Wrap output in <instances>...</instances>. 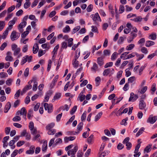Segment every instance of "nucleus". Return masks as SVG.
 Instances as JSON below:
<instances>
[{
    "label": "nucleus",
    "instance_id": "1",
    "mask_svg": "<svg viewBox=\"0 0 157 157\" xmlns=\"http://www.w3.org/2000/svg\"><path fill=\"white\" fill-rule=\"evenodd\" d=\"M55 125L54 123L52 122L50 124H48L46 127V129L48 130V134L49 135H53L56 132V131L54 129H51L53 128Z\"/></svg>",
    "mask_w": 157,
    "mask_h": 157
},
{
    "label": "nucleus",
    "instance_id": "2",
    "mask_svg": "<svg viewBox=\"0 0 157 157\" xmlns=\"http://www.w3.org/2000/svg\"><path fill=\"white\" fill-rule=\"evenodd\" d=\"M20 34L17 32L15 31L12 32L10 36V38L12 41H14L17 40L19 37Z\"/></svg>",
    "mask_w": 157,
    "mask_h": 157
},
{
    "label": "nucleus",
    "instance_id": "3",
    "mask_svg": "<svg viewBox=\"0 0 157 157\" xmlns=\"http://www.w3.org/2000/svg\"><path fill=\"white\" fill-rule=\"evenodd\" d=\"M44 106L45 109L46 110H48V113H50L52 112V105L51 104H48L47 103H45L44 104Z\"/></svg>",
    "mask_w": 157,
    "mask_h": 157
},
{
    "label": "nucleus",
    "instance_id": "4",
    "mask_svg": "<svg viewBox=\"0 0 157 157\" xmlns=\"http://www.w3.org/2000/svg\"><path fill=\"white\" fill-rule=\"evenodd\" d=\"M78 147L77 146H75L74 148L71 150H70L67 151V154L69 156L71 155V156L75 155L76 152L77 151Z\"/></svg>",
    "mask_w": 157,
    "mask_h": 157
},
{
    "label": "nucleus",
    "instance_id": "5",
    "mask_svg": "<svg viewBox=\"0 0 157 157\" xmlns=\"http://www.w3.org/2000/svg\"><path fill=\"white\" fill-rule=\"evenodd\" d=\"M32 82L33 80H31L28 82V84H29V85H26L24 87L22 91V93H25L28 90L32 88V86L31 85V83Z\"/></svg>",
    "mask_w": 157,
    "mask_h": 157
},
{
    "label": "nucleus",
    "instance_id": "6",
    "mask_svg": "<svg viewBox=\"0 0 157 157\" xmlns=\"http://www.w3.org/2000/svg\"><path fill=\"white\" fill-rule=\"evenodd\" d=\"M17 115H23L25 117H26L27 114V111L25 108H22L20 110L18 111L17 112Z\"/></svg>",
    "mask_w": 157,
    "mask_h": 157
},
{
    "label": "nucleus",
    "instance_id": "7",
    "mask_svg": "<svg viewBox=\"0 0 157 157\" xmlns=\"http://www.w3.org/2000/svg\"><path fill=\"white\" fill-rule=\"evenodd\" d=\"M16 17H14L13 20L10 21L8 23L9 26L7 27V29L10 30L12 29V26L15 23L16 21L17 20Z\"/></svg>",
    "mask_w": 157,
    "mask_h": 157
},
{
    "label": "nucleus",
    "instance_id": "8",
    "mask_svg": "<svg viewBox=\"0 0 157 157\" xmlns=\"http://www.w3.org/2000/svg\"><path fill=\"white\" fill-rule=\"evenodd\" d=\"M157 120V116H154L153 117H151V116H150L147 120V122L150 123L151 124H153Z\"/></svg>",
    "mask_w": 157,
    "mask_h": 157
},
{
    "label": "nucleus",
    "instance_id": "9",
    "mask_svg": "<svg viewBox=\"0 0 157 157\" xmlns=\"http://www.w3.org/2000/svg\"><path fill=\"white\" fill-rule=\"evenodd\" d=\"M91 17L92 18L93 20L94 21L98 20L101 21V20L98 13H96L94 14H92Z\"/></svg>",
    "mask_w": 157,
    "mask_h": 157
},
{
    "label": "nucleus",
    "instance_id": "10",
    "mask_svg": "<svg viewBox=\"0 0 157 157\" xmlns=\"http://www.w3.org/2000/svg\"><path fill=\"white\" fill-rule=\"evenodd\" d=\"M59 48V44H57L54 48L52 52L53 56L52 57V59H55L56 55L57 53L58 50Z\"/></svg>",
    "mask_w": 157,
    "mask_h": 157
},
{
    "label": "nucleus",
    "instance_id": "11",
    "mask_svg": "<svg viewBox=\"0 0 157 157\" xmlns=\"http://www.w3.org/2000/svg\"><path fill=\"white\" fill-rule=\"evenodd\" d=\"M35 149V147L34 146H31L30 147L29 149L26 151V153L27 154H32L34 153V150Z\"/></svg>",
    "mask_w": 157,
    "mask_h": 157
},
{
    "label": "nucleus",
    "instance_id": "12",
    "mask_svg": "<svg viewBox=\"0 0 157 157\" xmlns=\"http://www.w3.org/2000/svg\"><path fill=\"white\" fill-rule=\"evenodd\" d=\"M134 95V94L133 93H131L130 94V97L128 101H135L136 99H137L138 98V96L137 95H135L134 96V97H132V96H133Z\"/></svg>",
    "mask_w": 157,
    "mask_h": 157
},
{
    "label": "nucleus",
    "instance_id": "13",
    "mask_svg": "<svg viewBox=\"0 0 157 157\" xmlns=\"http://www.w3.org/2000/svg\"><path fill=\"white\" fill-rule=\"evenodd\" d=\"M146 106V104L143 100H141L140 101L139 104V107L140 109H144L145 107Z\"/></svg>",
    "mask_w": 157,
    "mask_h": 157
},
{
    "label": "nucleus",
    "instance_id": "14",
    "mask_svg": "<svg viewBox=\"0 0 157 157\" xmlns=\"http://www.w3.org/2000/svg\"><path fill=\"white\" fill-rule=\"evenodd\" d=\"M75 136L65 137L64 138V140L65 143H67L69 141H72L75 139Z\"/></svg>",
    "mask_w": 157,
    "mask_h": 157
},
{
    "label": "nucleus",
    "instance_id": "15",
    "mask_svg": "<svg viewBox=\"0 0 157 157\" xmlns=\"http://www.w3.org/2000/svg\"><path fill=\"white\" fill-rule=\"evenodd\" d=\"M36 78H33V81L34 82V84L33 85V90L34 91H36V90L37 89V85L38 83L36 81Z\"/></svg>",
    "mask_w": 157,
    "mask_h": 157
},
{
    "label": "nucleus",
    "instance_id": "16",
    "mask_svg": "<svg viewBox=\"0 0 157 157\" xmlns=\"http://www.w3.org/2000/svg\"><path fill=\"white\" fill-rule=\"evenodd\" d=\"M11 107V104L10 102H8L5 105V107L4 112L5 113H6L10 109Z\"/></svg>",
    "mask_w": 157,
    "mask_h": 157
},
{
    "label": "nucleus",
    "instance_id": "17",
    "mask_svg": "<svg viewBox=\"0 0 157 157\" xmlns=\"http://www.w3.org/2000/svg\"><path fill=\"white\" fill-rule=\"evenodd\" d=\"M39 49V46L38 44H35L33 47V53L34 54H36L37 53Z\"/></svg>",
    "mask_w": 157,
    "mask_h": 157
},
{
    "label": "nucleus",
    "instance_id": "18",
    "mask_svg": "<svg viewBox=\"0 0 157 157\" xmlns=\"http://www.w3.org/2000/svg\"><path fill=\"white\" fill-rule=\"evenodd\" d=\"M97 63L100 66H101L104 64V60L102 57H98L97 60Z\"/></svg>",
    "mask_w": 157,
    "mask_h": 157
},
{
    "label": "nucleus",
    "instance_id": "19",
    "mask_svg": "<svg viewBox=\"0 0 157 157\" xmlns=\"http://www.w3.org/2000/svg\"><path fill=\"white\" fill-rule=\"evenodd\" d=\"M58 79V75H57L55 77L53 81H52V82L50 84V86L52 88L54 86L55 82L57 81Z\"/></svg>",
    "mask_w": 157,
    "mask_h": 157
},
{
    "label": "nucleus",
    "instance_id": "20",
    "mask_svg": "<svg viewBox=\"0 0 157 157\" xmlns=\"http://www.w3.org/2000/svg\"><path fill=\"white\" fill-rule=\"evenodd\" d=\"M84 92L82 91L79 94L78 97L79 98V100L80 101H82L86 97L85 95H83Z\"/></svg>",
    "mask_w": 157,
    "mask_h": 157
},
{
    "label": "nucleus",
    "instance_id": "21",
    "mask_svg": "<svg viewBox=\"0 0 157 157\" xmlns=\"http://www.w3.org/2000/svg\"><path fill=\"white\" fill-rule=\"evenodd\" d=\"M155 43L154 41L151 40H148L146 42L145 46L147 47H149L153 45Z\"/></svg>",
    "mask_w": 157,
    "mask_h": 157
},
{
    "label": "nucleus",
    "instance_id": "22",
    "mask_svg": "<svg viewBox=\"0 0 157 157\" xmlns=\"http://www.w3.org/2000/svg\"><path fill=\"white\" fill-rule=\"evenodd\" d=\"M98 68V67L97 64L95 63H93V67L91 68V71H94L95 72L97 70Z\"/></svg>",
    "mask_w": 157,
    "mask_h": 157
},
{
    "label": "nucleus",
    "instance_id": "23",
    "mask_svg": "<svg viewBox=\"0 0 157 157\" xmlns=\"http://www.w3.org/2000/svg\"><path fill=\"white\" fill-rule=\"evenodd\" d=\"M47 148V142L46 141H45L43 144L42 147V150L43 151H45L46 150Z\"/></svg>",
    "mask_w": 157,
    "mask_h": 157
},
{
    "label": "nucleus",
    "instance_id": "24",
    "mask_svg": "<svg viewBox=\"0 0 157 157\" xmlns=\"http://www.w3.org/2000/svg\"><path fill=\"white\" fill-rule=\"evenodd\" d=\"M9 30L7 28V29L3 33L2 35V38L3 39H4L6 38L7 36L8 35V31Z\"/></svg>",
    "mask_w": 157,
    "mask_h": 157
},
{
    "label": "nucleus",
    "instance_id": "25",
    "mask_svg": "<svg viewBox=\"0 0 157 157\" xmlns=\"http://www.w3.org/2000/svg\"><path fill=\"white\" fill-rule=\"evenodd\" d=\"M26 24L27 22L26 21H23L20 23L18 26V27L23 28L26 25Z\"/></svg>",
    "mask_w": 157,
    "mask_h": 157
},
{
    "label": "nucleus",
    "instance_id": "26",
    "mask_svg": "<svg viewBox=\"0 0 157 157\" xmlns=\"http://www.w3.org/2000/svg\"><path fill=\"white\" fill-rule=\"evenodd\" d=\"M111 69L110 68H107L105 69L103 73V75L107 76L110 73Z\"/></svg>",
    "mask_w": 157,
    "mask_h": 157
},
{
    "label": "nucleus",
    "instance_id": "27",
    "mask_svg": "<svg viewBox=\"0 0 157 157\" xmlns=\"http://www.w3.org/2000/svg\"><path fill=\"white\" fill-rule=\"evenodd\" d=\"M6 22L5 21H0V29L2 30L5 27Z\"/></svg>",
    "mask_w": 157,
    "mask_h": 157
},
{
    "label": "nucleus",
    "instance_id": "28",
    "mask_svg": "<svg viewBox=\"0 0 157 157\" xmlns=\"http://www.w3.org/2000/svg\"><path fill=\"white\" fill-rule=\"evenodd\" d=\"M150 38L151 39L154 40L156 38V34L155 33H152L149 36Z\"/></svg>",
    "mask_w": 157,
    "mask_h": 157
},
{
    "label": "nucleus",
    "instance_id": "29",
    "mask_svg": "<svg viewBox=\"0 0 157 157\" xmlns=\"http://www.w3.org/2000/svg\"><path fill=\"white\" fill-rule=\"evenodd\" d=\"M80 26H78L75 27L72 30V33L73 34L75 33L76 32L78 31L80 29Z\"/></svg>",
    "mask_w": 157,
    "mask_h": 157
},
{
    "label": "nucleus",
    "instance_id": "30",
    "mask_svg": "<svg viewBox=\"0 0 157 157\" xmlns=\"http://www.w3.org/2000/svg\"><path fill=\"white\" fill-rule=\"evenodd\" d=\"M102 114V113L101 112H100L98 114L95 118V121H97L100 118Z\"/></svg>",
    "mask_w": 157,
    "mask_h": 157
},
{
    "label": "nucleus",
    "instance_id": "31",
    "mask_svg": "<svg viewBox=\"0 0 157 157\" xmlns=\"http://www.w3.org/2000/svg\"><path fill=\"white\" fill-rule=\"evenodd\" d=\"M72 65L73 67L75 68H77L78 66L79 62L77 60H73Z\"/></svg>",
    "mask_w": 157,
    "mask_h": 157
},
{
    "label": "nucleus",
    "instance_id": "32",
    "mask_svg": "<svg viewBox=\"0 0 157 157\" xmlns=\"http://www.w3.org/2000/svg\"><path fill=\"white\" fill-rule=\"evenodd\" d=\"M144 128L142 127L141 128L140 130L139 131L137 132V133H136V137H138L144 131Z\"/></svg>",
    "mask_w": 157,
    "mask_h": 157
},
{
    "label": "nucleus",
    "instance_id": "33",
    "mask_svg": "<svg viewBox=\"0 0 157 157\" xmlns=\"http://www.w3.org/2000/svg\"><path fill=\"white\" fill-rule=\"evenodd\" d=\"M13 82V79L9 78L6 81V84L7 85L10 86L11 85Z\"/></svg>",
    "mask_w": 157,
    "mask_h": 157
},
{
    "label": "nucleus",
    "instance_id": "34",
    "mask_svg": "<svg viewBox=\"0 0 157 157\" xmlns=\"http://www.w3.org/2000/svg\"><path fill=\"white\" fill-rule=\"evenodd\" d=\"M68 46L69 47H71L73 44V39L72 38H70L68 40Z\"/></svg>",
    "mask_w": 157,
    "mask_h": 157
},
{
    "label": "nucleus",
    "instance_id": "35",
    "mask_svg": "<svg viewBox=\"0 0 157 157\" xmlns=\"http://www.w3.org/2000/svg\"><path fill=\"white\" fill-rule=\"evenodd\" d=\"M134 46V44H130L126 47V49L128 50H131L133 48Z\"/></svg>",
    "mask_w": 157,
    "mask_h": 157
},
{
    "label": "nucleus",
    "instance_id": "36",
    "mask_svg": "<svg viewBox=\"0 0 157 157\" xmlns=\"http://www.w3.org/2000/svg\"><path fill=\"white\" fill-rule=\"evenodd\" d=\"M95 81L96 82V86H98L100 83L101 78L99 77L98 76L96 78Z\"/></svg>",
    "mask_w": 157,
    "mask_h": 157
},
{
    "label": "nucleus",
    "instance_id": "37",
    "mask_svg": "<svg viewBox=\"0 0 157 157\" xmlns=\"http://www.w3.org/2000/svg\"><path fill=\"white\" fill-rule=\"evenodd\" d=\"M13 55L14 56H16L20 53L21 51V49L20 48H18L17 49L14 50Z\"/></svg>",
    "mask_w": 157,
    "mask_h": 157
},
{
    "label": "nucleus",
    "instance_id": "38",
    "mask_svg": "<svg viewBox=\"0 0 157 157\" xmlns=\"http://www.w3.org/2000/svg\"><path fill=\"white\" fill-rule=\"evenodd\" d=\"M86 111H85L82 115L81 117V119L82 121V122L85 120L86 116Z\"/></svg>",
    "mask_w": 157,
    "mask_h": 157
},
{
    "label": "nucleus",
    "instance_id": "39",
    "mask_svg": "<svg viewBox=\"0 0 157 157\" xmlns=\"http://www.w3.org/2000/svg\"><path fill=\"white\" fill-rule=\"evenodd\" d=\"M67 47V42H63L62 44V46L61 47V51H62L64 48H66Z\"/></svg>",
    "mask_w": 157,
    "mask_h": 157
},
{
    "label": "nucleus",
    "instance_id": "40",
    "mask_svg": "<svg viewBox=\"0 0 157 157\" xmlns=\"http://www.w3.org/2000/svg\"><path fill=\"white\" fill-rule=\"evenodd\" d=\"M70 28L68 25H66V26L63 29V32L64 33H67L70 31Z\"/></svg>",
    "mask_w": 157,
    "mask_h": 157
},
{
    "label": "nucleus",
    "instance_id": "41",
    "mask_svg": "<svg viewBox=\"0 0 157 157\" xmlns=\"http://www.w3.org/2000/svg\"><path fill=\"white\" fill-rule=\"evenodd\" d=\"M110 53L109 50H105L103 51V54L104 56H109Z\"/></svg>",
    "mask_w": 157,
    "mask_h": 157
},
{
    "label": "nucleus",
    "instance_id": "42",
    "mask_svg": "<svg viewBox=\"0 0 157 157\" xmlns=\"http://www.w3.org/2000/svg\"><path fill=\"white\" fill-rule=\"evenodd\" d=\"M119 13H122L124 11V6L122 5H121L120 6L119 9Z\"/></svg>",
    "mask_w": 157,
    "mask_h": 157
},
{
    "label": "nucleus",
    "instance_id": "43",
    "mask_svg": "<svg viewBox=\"0 0 157 157\" xmlns=\"http://www.w3.org/2000/svg\"><path fill=\"white\" fill-rule=\"evenodd\" d=\"M155 56H157V51H156L154 53L151 54L147 56V58L149 59H151Z\"/></svg>",
    "mask_w": 157,
    "mask_h": 157
},
{
    "label": "nucleus",
    "instance_id": "44",
    "mask_svg": "<svg viewBox=\"0 0 157 157\" xmlns=\"http://www.w3.org/2000/svg\"><path fill=\"white\" fill-rule=\"evenodd\" d=\"M75 115L72 116L68 121L66 123V124L67 125L68 124L71 123L72 122V121L74 120L75 118Z\"/></svg>",
    "mask_w": 157,
    "mask_h": 157
},
{
    "label": "nucleus",
    "instance_id": "45",
    "mask_svg": "<svg viewBox=\"0 0 157 157\" xmlns=\"http://www.w3.org/2000/svg\"><path fill=\"white\" fill-rule=\"evenodd\" d=\"M142 19V18L141 17L139 16L137 18L134 19H131V20L134 21L136 22H139L141 21Z\"/></svg>",
    "mask_w": 157,
    "mask_h": 157
},
{
    "label": "nucleus",
    "instance_id": "46",
    "mask_svg": "<svg viewBox=\"0 0 157 157\" xmlns=\"http://www.w3.org/2000/svg\"><path fill=\"white\" fill-rule=\"evenodd\" d=\"M50 94L49 93H47L46 94L45 96L44 97V101H48L49 100V96H50Z\"/></svg>",
    "mask_w": 157,
    "mask_h": 157
},
{
    "label": "nucleus",
    "instance_id": "47",
    "mask_svg": "<svg viewBox=\"0 0 157 157\" xmlns=\"http://www.w3.org/2000/svg\"><path fill=\"white\" fill-rule=\"evenodd\" d=\"M77 109V106L76 105H75L71 109L70 111V113L71 115H73Z\"/></svg>",
    "mask_w": 157,
    "mask_h": 157
},
{
    "label": "nucleus",
    "instance_id": "48",
    "mask_svg": "<svg viewBox=\"0 0 157 157\" xmlns=\"http://www.w3.org/2000/svg\"><path fill=\"white\" fill-rule=\"evenodd\" d=\"M117 53L116 52L113 53L111 56V59L112 60H114L117 57Z\"/></svg>",
    "mask_w": 157,
    "mask_h": 157
},
{
    "label": "nucleus",
    "instance_id": "49",
    "mask_svg": "<svg viewBox=\"0 0 157 157\" xmlns=\"http://www.w3.org/2000/svg\"><path fill=\"white\" fill-rule=\"evenodd\" d=\"M136 56L138 57V58L137 59V61H139L140 60L142 59L144 57V55L143 54H139L136 53Z\"/></svg>",
    "mask_w": 157,
    "mask_h": 157
},
{
    "label": "nucleus",
    "instance_id": "50",
    "mask_svg": "<svg viewBox=\"0 0 157 157\" xmlns=\"http://www.w3.org/2000/svg\"><path fill=\"white\" fill-rule=\"evenodd\" d=\"M31 3L29 2H25L24 5V8L25 9H27L30 6Z\"/></svg>",
    "mask_w": 157,
    "mask_h": 157
},
{
    "label": "nucleus",
    "instance_id": "51",
    "mask_svg": "<svg viewBox=\"0 0 157 157\" xmlns=\"http://www.w3.org/2000/svg\"><path fill=\"white\" fill-rule=\"evenodd\" d=\"M128 120V118L126 117L125 119H123L121 122V125H126L127 123L126 121Z\"/></svg>",
    "mask_w": 157,
    "mask_h": 157
},
{
    "label": "nucleus",
    "instance_id": "52",
    "mask_svg": "<svg viewBox=\"0 0 157 157\" xmlns=\"http://www.w3.org/2000/svg\"><path fill=\"white\" fill-rule=\"evenodd\" d=\"M94 136L93 135H91L88 138V143L90 144H92V140Z\"/></svg>",
    "mask_w": 157,
    "mask_h": 157
},
{
    "label": "nucleus",
    "instance_id": "53",
    "mask_svg": "<svg viewBox=\"0 0 157 157\" xmlns=\"http://www.w3.org/2000/svg\"><path fill=\"white\" fill-rule=\"evenodd\" d=\"M152 146V144H149L148 146H147L144 149V151L148 152L150 151V149Z\"/></svg>",
    "mask_w": 157,
    "mask_h": 157
},
{
    "label": "nucleus",
    "instance_id": "54",
    "mask_svg": "<svg viewBox=\"0 0 157 157\" xmlns=\"http://www.w3.org/2000/svg\"><path fill=\"white\" fill-rule=\"evenodd\" d=\"M124 147V146L121 143H119L117 146V148L118 150L122 149Z\"/></svg>",
    "mask_w": 157,
    "mask_h": 157
},
{
    "label": "nucleus",
    "instance_id": "55",
    "mask_svg": "<svg viewBox=\"0 0 157 157\" xmlns=\"http://www.w3.org/2000/svg\"><path fill=\"white\" fill-rule=\"evenodd\" d=\"M129 69H130L129 68H127V69H126L125 70V72H126L125 76L127 77H128L130 75H131V72L129 71Z\"/></svg>",
    "mask_w": 157,
    "mask_h": 157
},
{
    "label": "nucleus",
    "instance_id": "56",
    "mask_svg": "<svg viewBox=\"0 0 157 157\" xmlns=\"http://www.w3.org/2000/svg\"><path fill=\"white\" fill-rule=\"evenodd\" d=\"M21 120V117L18 116H16L15 117H14L13 118L12 120L13 121H20Z\"/></svg>",
    "mask_w": 157,
    "mask_h": 157
},
{
    "label": "nucleus",
    "instance_id": "57",
    "mask_svg": "<svg viewBox=\"0 0 157 157\" xmlns=\"http://www.w3.org/2000/svg\"><path fill=\"white\" fill-rule=\"evenodd\" d=\"M135 80V77L134 76H132L130 77L128 79V83L129 82L132 83Z\"/></svg>",
    "mask_w": 157,
    "mask_h": 157
},
{
    "label": "nucleus",
    "instance_id": "58",
    "mask_svg": "<svg viewBox=\"0 0 157 157\" xmlns=\"http://www.w3.org/2000/svg\"><path fill=\"white\" fill-rule=\"evenodd\" d=\"M93 8V5L92 4H90L87 7L86 9V10L87 12H90L92 10Z\"/></svg>",
    "mask_w": 157,
    "mask_h": 157
},
{
    "label": "nucleus",
    "instance_id": "59",
    "mask_svg": "<svg viewBox=\"0 0 157 157\" xmlns=\"http://www.w3.org/2000/svg\"><path fill=\"white\" fill-rule=\"evenodd\" d=\"M29 31H26L23 32L21 35V37L22 38H25L29 33Z\"/></svg>",
    "mask_w": 157,
    "mask_h": 157
},
{
    "label": "nucleus",
    "instance_id": "60",
    "mask_svg": "<svg viewBox=\"0 0 157 157\" xmlns=\"http://www.w3.org/2000/svg\"><path fill=\"white\" fill-rule=\"evenodd\" d=\"M8 76L7 74L5 72L0 73V77L1 78H4Z\"/></svg>",
    "mask_w": 157,
    "mask_h": 157
},
{
    "label": "nucleus",
    "instance_id": "61",
    "mask_svg": "<svg viewBox=\"0 0 157 157\" xmlns=\"http://www.w3.org/2000/svg\"><path fill=\"white\" fill-rule=\"evenodd\" d=\"M113 63L112 62H109V63H107L104 66L105 68H107L109 67H111L113 66Z\"/></svg>",
    "mask_w": 157,
    "mask_h": 157
},
{
    "label": "nucleus",
    "instance_id": "62",
    "mask_svg": "<svg viewBox=\"0 0 157 157\" xmlns=\"http://www.w3.org/2000/svg\"><path fill=\"white\" fill-rule=\"evenodd\" d=\"M15 8V6L14 5L12 6L9 7L7 10V11L8 13H10L13 11Z\"/></svg>",
    "mask_w": 157,
    "mask_h": 157
},
{
    "label": "nucleus",
    "instance_id": "63",
    "mask_svg": "<svg viewBox=\"0 0 157 157\" xmlns=\"http://www.w3.org/2000/svg\"><path fill=\"white\" fill-rule=\"evenodd\" d=\"M83 125L82 122H81L77 125V129L78 130H80Z\"/></svg>",
    "mask_w": 157,
    "mask_h": 157
},
{
    "label": "nucleus",
    "instance_id": "64",
    "mask_svg": "<svg viewBox=\"0 0 157 157\" xmlns=\"http://www.w3.org/2000/svg\"><path fill=\"white\" fill-rule=\"evenodd\" d=\"M25 143L24 141L23 140L19 141L17 144V146L19 147L24 144Z\"/></svg>",
    "mask_w": 157,
    "mask_h": 157
}]
</instances>
